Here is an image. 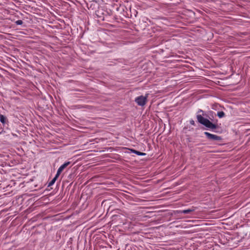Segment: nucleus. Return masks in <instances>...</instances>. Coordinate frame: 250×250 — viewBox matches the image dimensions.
I'll list each match as a JSON object with an SVG mask.
<instances>
[{
	"mask_svg": "<svg viewBox=\"0 0 250 250\" xmlns=\"http://www.w3.org/2000/svg\"><path fill=\"white\" fill-rule=\"evenodd\" d=\"M200 112H204L202 109H199L197 114ZM197 121L201 125H204L208 129L213 131L214 129L218 127L217 125L212 123L208 119L205 118L202 115L200 114H197L196 116Z\"/></svg>",
	"mask_w": 250,
	"mask_h": 250,
	"instance_id": "obj_1",
	"label": "nucleus"
},
{
	"mask_svg": "<svg viewBox=\"0 0 250 250\" xmlns=\"http://www.w3.org/2000/svg\"><path fill=\"white\" fill-rule=\"evenodd\" d=\"M147 95H141L135 98L134 101L137 104L141 106H144L147 102Z\"/></svg>",
	"mask_w": 250,
	"mask_h": 250,
	"instance_id": "obj_2",
	"label": "nucleus"
},
{
	"mask_svg": "<svg viewBox=\"0 0 250 250\" xmlns=\"http://www.w3.org/2000/svg\"><path fill=\"white\" fill-rule=\"evenodd\" d=\"M204 134L210 141H220L222 140L221 137L211 134L208 132H205Z\"/></svg>",
	"mask_w": 250,
	"mask_h": 250,
	"instance_id": "obj_3",
	"label": "nucleus"
},
{
	"mask_svg": "<svg viewBox=\"0 0 250 250\" xmlns=\"http://www.w3.org/2000/svg\"><path fill=\"white\" fill-rule=\"evenodd\" d=\"M70 164V162H68V161L65 162L63 164H62L59 167V168H58V169L57 170L56 174L59 176L60 175V174L61 173V172H62V171L65 167H66Z\"/></svg>",
	"mask_w": 250,
	"mask_h": 250,
	"instance_id": "obj_4",
	"label": "nucleus"
},
{
	"mask_svg": "<svg viewBox=\"0 0 250 250\" xmlns=\"http://www.w3.org/2000/svg\"><path fill=\"white\" fill-rule=\"evenodd\" d=\"M196 209V207H192L191 208L180 210L179 212L184 214H188L195 211Z\"/></svg>",
	"mask_w": 250,
	"mask_h": 250,
	"instance_id": "obj_5",
	"label": "nucleus"
},
{
	"mask_svg": "<svg viewBox=\"0 0 250 250\" xmlns=\"http://www.w3.org/2000/svg\"><path fill=\"white\" fill-rule=\"evenodd\" d=\"M0 122L4 125L8 122V120L5 116L0 114Z\"/></svg>",
	"mask_w": 250,
	"mask_h": 250,
	"instance_id": "obj_6",
	"label": "nucleus"
},
{
	"mask_svg": "<svg viewBox=\"0 0 250 250\" xmlns=\"http://www.w3.org/2000/svg\"><path fill=\"white\" fill-rule=\"evenodd\" d=\"M59 176L56 174L55 177L53 178V179L48 183V187H50L52 186L55 183V181H56Z\"/></svg>",
	"mask_w": 250,
	"mask_h": 250,
	"instance_id": "obj_7",
	"label": "nucleus"
},
{
	"mask_svg": "<svg viewBox=\"0 0 250 250\" xmlns=\"http://www.w3.org/2000/svg\"><path fill=\"white\" fill-rule=\"evenodd\" d=\"M131 151L138 156H145L146 155L145 153L141 152L134 149H131Z\"/></svg>",
	"mask_w": 250,
	"mask_h": 250,
	"instance_id": "obj_8",
	"label": "nucleus"
},
{
	"mask_svg": "<svg viewBox=\"0 0 250 250\" xmlns=\"http://www.w3.org/2000/svg\"><path fill=\"white\" fill-rule=\"evenodd\" d=\"M225 115V113L223 111H219L217 112V116L220 118L224 117Z\"/></svg>",
	"mask_w": 250,
	"mask_h": 250,
	"instance_id": "obj_9",
	"label": "nucleus"
},
{
	"mask_svg": "<svg viewBox=\"0 0 250 250\" xmlns=\"http://www.w3.org/2000/svg\"><path fill=\"white\" fill-rule=\"evenodd\" d=\"M15 23L17 25H21L23 23V21L22 20H18L15 21Z\"/></svg>",
	"mask_w": 250,
	"mask_h": 250,
	"instance_id": "obj_10",
	"label": "nucleus"
},
{
	"mask_svg": "<svg viewBox=\"0 0 250 250\" xmlns=\"http://www.w3.org/2000/svg\"><path fill=\"white\" fill-rule=\"evenodd\" d=\"M189 123L190 125H195V122H194V121L192 119H191L190 121H189Z\"/></svg>",
	"mask_w": 250,
	"mask_h": 250,
	"instance_id": "obj_11",
	"label": "nucleus"
}]
</instances>
